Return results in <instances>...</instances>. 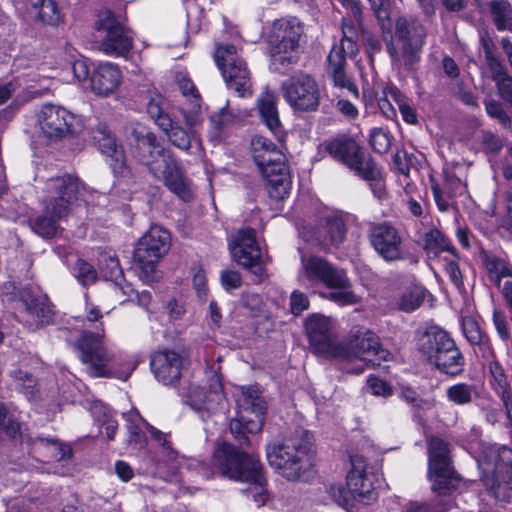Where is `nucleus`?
Segmentation results:
<instances>
[{
    "label": "nucleus",
    "instance_id": "nucleus-48",
    "mask_svg": "<svg viewBox=\"0 0 512 512\" xmlns=\"http://www.w3.org/2000/svg\"><path fill=\"white\" fill-rule=\"evenodd\" d=\"M19 431V423L12 418L4 403L0 402V435L15 438Z\"/></svg>",
    "mask_w": 512,
    "mask_h": 512
},
{
    "label": "nucleus",
    "instance_id": "nucleus-58",
    "mask_svg": "<svg viewBox=\"0 0 512 512\" xmlns=\"http://www.w3.org/2000/svg\"><path fill=\"white\" fill-rule=\"evenodd\" d=\"M445 272L452 284L459 290H464L463 276L458 263L454 260L447 261Z\"/></svg>",
    "mask_w": 512,
    "mask_h": 512
},
{
    "label": "nucleus",
    "instance_id": "nucleus-61",
    "mask_svg": "<svg viewBox=\"0 0 512 512\" xmlns=\"http://www.w3.org/2000/svg\"><path fill=\"white\" fill-rule=\"evenodd\" d=\"M412 156L408 155L406 151H397L393 156V163L402 175L408 176L410 172V161Z\"/></svg>",
    "mask_w": 512,
    "mask_h": 512
},
{
    "label": "nucleus",
    "instance_id": "nucleus-14",
    "mask_svg": "<svg viewBox=\"0 0 512 512\" xmlns=\"http://www.w3.org/2000/svg\"><path fill=\"white\" fill-rule=\"evenodd\" d=\"M342 351L336 355L335 360L353 362L360 360L379 365L381 361H387L390 352L384 349L379 337L369 329L358 328L351 331L348 341L339 345Z\"/></svg>",
    "mask_w": 512,
    "mask_h": 512
},
{
    "label": "nucleus",
    "instance_id": "nucleus-21",
    "mask_svg": "<svg viewBox=\"0 0 512 512\" xmlns=\"http://www.w3.org/2000/svg\"><path fill=\"white\" fill-rule=\"evenodd\" d=\"M146 110L154 123L166 134L169 142L176 148L189 151L192 142L196 139L194 130H185L179 125H175L170 115L165 109V99L159 94H155L147 103Z\"/></svg>",
    "mask_w": 512,
    "mask_h": 512
},
{
    "label": "nucleus",
    "instance_id": "nucleus-44",
    "mask_svg": "<svg viewBox=\"0 0 512 512\" xmlns=\"http://www.w3.org/2000/svg\"><path fill=\"white\" fill-rule=\"evenodd\" d=\"M425 298L421 287H413L402 293L398 300V308L404 312H413L421 306Z\"/></svg>",
    "mask_w": 512,
    "mask_h": 512
},
{
    "label": "nucleus",
    "instance_id": "nucleus-60",
    "mask_svg": "<svg viewBox=\"0 0 512 512\" xmlns=\"http://www.w3.org/2000/svg\"><path fill=\"white\" fill-rule=\"evenodd\" d=\"M368 386L374 395L388 397L392 394L391 387L384 380L378 377H369Z\"/></svg>",
    "mask_w": 512,
    "mask_h": 512
},
{
    "label": "nucleus",
    "instance_id": "nucleus-30",
    "mask_svg": "<svg viewBox=\"0 0 512 512\" xmlns=\"http://www.w3.org/2000/svg\"><path fill=\"white\" fill-rule=\"evenodd\" d=\"M220 399V393L207 391L205 388L195 385H191L187 393L183 395L184 403L198 412L203 420H206L216 409Z\"/></svg>",
    "mask_w": 512,
    "mask_h": 512
},
{
    "label": "nucleus",
    "instance_id": "nucleus-6",
    "mask_svg": "<svg viewBox=\"0 0 512 512\" xmlns=\"http://www.w3.org/2000/svg\"><path fill=\"white\" fill-rule=\"evenodd\" d=\"M350 463L351 469L346 476V486L342 483L326 486V492L331 500L348 512H352L358 503L369 505L378 498L375 476L366 471L364 457L358 454L350 455Z\"/></svg>",
    "mask_w": 512,
    "mask_h": 512
},
{
    "label": "nucleus",
    "instance_id": "nucleus-54",
    "mask_svg": "<svg viewBox=\"0 0 512 512\" xmlns=\"http://www.w3.org/2000/svg\"><path fill=\"white\" fill-rule=\"evenodd\" d=\"M100 270L107 280L116 281L122 276L119 260L114 256L105 257L101 261Z\"/></svg>",
    "mask_w": 512,
    "mask_h": 512
},
{
    "label": "nucleus",
    "instance_id": "nucleus-36",
    "mask_svg": "<svg viewBox=\"0 0 512 512\" xmlns=\"http://www.w3.org/2000/svg\"><path fill=\"white\" fill-rule=\"evenodd\" d=\"M445 395L447 400L454 405L468 406L478 398L479 393L475 384L458 382L448 386Z\"/></svg>",
    "mask_w": 512,
    "mask_h": 512
},
{
    "label": "nucleus",
    "instance_id": "nucleus-19",
    "mask_svg": "<svg viewBox=\"0 0 512 512\" xmlns=\"http://www.w3.org/2000/svg\"><path fill=\"white\" fill-rule=\"evenodd\" d=\"M305 331L313 353L335 359L340 355L335 324L331 318L312 314L305 320Z\"/></svg>",
    "mask_w": 512,
    "mask_h": 512
},
{
    "label": "nucleus",
    "instance_id": "nucleus-4",
    "mask_svg": "<svg viewBox=\"0 0 512 512\" xmlns=\"http://www.w3.org/2000/svg\"><path fill=\"white\" fill-rule=\"evenodd\" d=\"M303 26L296 18L275 20L267 35L269 68L281 75L287 74L300 60V40Z\"/></svg>",
    "mask_w": 512,
    "mask_h": 512
},
{
    "label": "nucleus",
    "instance_id": "nucleus-33",
    "mask_svg": "<svg viewBox=\"0 0 512 512\" xmlns=\"http://www.w3.org/2000/svg\"><path fill=\"white\" fill-rule=\"evenodd\" d=\"M480 258L489 280L497 287L503 278L512 277V267L506 258L486 250L480 252Z\"/></svg>",
    "mask_w": 512,
    "mask_h": 512
},
{
    "label": "nucleus",
    "instance_id": "nucleus-11",
    "mask_svg": "<svg viewBox=\"0 0 512 512\" xmlns=\"http://www.w3.org/2000/svg\"><path fill=\"white\" fill-rule=\"evenodd\" d=\"M342 39L339 45H334L327 57V73L332 78L335 86L346 88L358 97V88L346 75V57H354L358 51L359 31L358 26L351 20L343 18Z\"/></svg>",
    "mask_w": 512,
    "mask_h": 512
},
{
    "label": "nucleus",
    "instance_id": "nucleus-10",
    "mask_svg": "<svg viewBox=\"0 0 512 512\" xmlns=\"http://www.w3.org/2000/svg\"><path fill=\"white\" fill-rule=\"evenodd\" d=\"M236 404L237 417L231 419L229 429L240 445L248 444L247 434H256L262 430L266 403L257 389L247 387L237 394Z\"/></svg>",
    "mask_w": 512,
    "mask_h": 512
},
{
    "label": "nucleus",
    "instance_id": "nucleus-37",
    "mask_svg": "<svg viewBox=\"0 0 512 512\" xmlns=\"http://www.w3.org/2000/svg\"><path fill=\"white\" fill-rule=\"evenodd\" d=\"M488 369L493 390L500 396L503 403H507L511 400L512 390L503 366L497 360H491Z\"/></svg>",
    "mask_w": 512,
    "mask_h": 512
},
{
    "label": "nucleus",
    "instance_id": "nucleus-41",
    "mask_svg": "<svg viewBox=\"0 0 512 512\" xmlns=\"http://www.w3.org/2000/svg\"><path fill=\"white\" fill-rule=\"evenodd\" d=\"M495 472L507 474L512 480V449L506 445H494L489 450Z\"/></svg>",
    "mask_w": 512,
    "mask_h": 512
},
{
    "label": "nucleus",
    "instance_id": "nucleus-15",
    "mask_svg": "<svg viewBox=\"0 0 512 512\" xmlns=\"http://www.w3.org/2000/svg\"><path fill=\"white\" fill-rule=\"evenodd\" d=\"M84 191L85 185L76 175L63 174L49 178L45 183L47 212L56 217H66Z\"/></svg>",
    "mask_w": 512,
    "mask_h": 512
},
{
    "label": "nucleus",
    "instance_id": "nucleus-16",
    "mask_svg": "<svg viewBox=\"0 0 512 512\" xmlns=\"http://www.w3.org/2000/svg\"><path fill=\"white\" fill-rule=\"evenodd\" d=\"M169 248L170 234L160 226H152L141 237L134 251V260L140 269L142 279H153L158 261Z\"/></svg>",
    "mask_w": 512,
    "mask_h": 512
},
{
    "label": "nucleus",
    "instance_id": "nucleus-51",
    "mask_svg": "<svg viewBox=\"0 0 512 512\" xmlns=\"http://www.w3.org/2000/svg\"><path fill=\"white\" fill-rule=\"evenodd\" d=\"M462 331L465 338L472 346H475L477 342L486 336V334L480 329L477 321L470 316L463 317Z\"/></svg>",
    "mask_w": 512,
    "mask_h": 512
},
{
    "label": "nucleus",
    "instance_id": "nucleus-55",
    "mask_svg": "<svg viewBox=\"0 0 512 512\" xmlns=\"http://www.w3.org/2000/svg\"><path fill=\"white\" fill-rule=\"evenodd\" d=\"M481 144L484 151L492 155L498 154L504 146L503 140L491 131L482 132Z\"/></svg>",
    "mask_w": 512,
    "mask_h": 512
},
{
    "label": "nucleus",
    "instance_id": "nucleus-25",
    "mask_svg": "<svg viewBox=\"0 0 512 512\" xmlns=\"http://www.w3.org/2000/svg\"><path fill=\"white\" fill-rule=\"evenodd\" d=\"M132 155L138 163L148 169L152 177L161 176L164 169L177 159L173 151L159 142L157 136L139 149L133 150Z\"/></svg>",
    "mask_w": 512,
    "mask_h": 512
},
{
    "label": "nucleus",
    "instance_id": "nucleus-13",
    "mask_svg": "<svg viewBox=\"0 0 512 512\" xmlns=\"http://www.w3.org/2000/svg\"><path fill=\"white\" fill-rule=\"evenodd\" d=\"M324 149L333 159L344 164L361 179H375L379 175L376 161L350 136L340 135L326 141Z\"/></svg>",
    "mask_w": 512,
    "mask_h": 512
},
{
    "label": "nucleus",
    "instance_id": "nucleus-1",
    "mask_svg": "<svg viewBox=\"0 0 512 512\" xmlns=\"http://www.w3.org/2000/svg\"><path fill=\"white\" fill-rule=\"evenodd\" d=\"M198 472L205 479L218 474L233 481L249 483L256 490L255 501L264 503L266 500V478L259 457L248 454L232 444H219L212 455L211 467L202 463Z\"/></svg>",
    "mask_w": 512,
    "mask_h": 512
},
{
    "label": "nucleus",
    "instance_id": "nucleus-26",
    "mask_svg": "<svg viewBox=\"0 0 512 512\" xmlns=\"http://www.w3.org/2000/svg\"><path fill=\"white\" fill-rule=\"evenodd\" d=\"M182 365L181 355L171 349L155 351L150 358L152 373L159 382L165 385H172L179 381Z\"/></svg>",
    "mask_w": 512,
    "mask_h": 512
},
{
    "label": "nucleus",
    "instance_id": "nucleus-34",
    "mask_svg": "<svg viewBox=\"0 0 512 512\" xmlns=\"http://www.w3.org/2000/svg\"><path fill=\"white\" fill-rule=\"evenodd\" d=\"M277 97L273 92H265L258 99L260 116L267 128L278 138L282 136V125L277 110Z\"/></svg>",
    "mask_w": 512,
    "mask_h": 512
},
{
    "label": "nucleus",
    "instance_id": "nucleus-12",
    "mask_svg": "<svg viewBox=\"0 0 512 512\" xmlns=\"http://www.w3.org/2000/svg\"><path fill=\"white\" fill-rule=\"evenodd\" d=\"M450 446L440 437L433 436L428 441L429 477L432 490L439 495H449L457 490L461 477L451 465Z\"/></svg>",
    "mask_w": 512,
    "mask_h": 512
},
{
    "label": "nucleus",
    "instance_id": "nucleus-24",
    "mask_svg": "<svg viewBox=\"0 0 512 512\" xmlns=\"http://www.w3.org/2000/svg\"><path fill=\"white\" fill-rule=\"evenodd\" d=\"M232 255L239 265L249 269L258 278L264 275L261 250L254 229L246 228L238 232Z\"/></svg>",
    "mask_w": 512,
    "mask_h": 512
},
{
    "label": "nucleus",
    "instance_id": "nucleus-17",
    "mask_svg": "<svg viewBox=\"0 0 512 512\" xmlns=\"http://www.w3.org/2000/svg\"><path fill=\"white\" fill-rule=\"evenodd\" d=\"M214 59L229 89L241 97L252 95L250 71L233 44L217 46Z\"/></svg>",
    "mask_w": 512,
    "mask_h": 512
},
{
    "label": "nucleus",
    "instance_id": "nucleus-63",
    "mask_svg": "<svg viewBox=\"0 0 512 512\" xmlns=\"http://www.w3.org/2000/svg\"><path fill=\"white\" fill-rule=\"evenodd\" d=\"M499 96L512 105V77L508 76L496 83Z\"/></svg>",
    "mask_w": 512,
    "mask_h": 512
},
{
    "label": "nucleus",
    "instance_id": "nucleus-2",
    "mask_svg": "<svg viewBox=\"0 0 512 512\" xmlns=\"http://www.w3.org/2000/svg\"><path fill=\"white\" fill-rule=\"evenodd\" d=\"M416 347L426 362L440 374L461 376L466 368V358L449 332L437 325L427 326L416 332Z\"/></svg>",
    "mask_w": 512,
    "mask_h": 512
},
{
    "label": "nucleus",
    "instance_id": "nucleus-27",
    "mask_svg": "<svg viewBox=\"0 0 512 512\" xmlns=\"http://www.w3.org/2000/svg\"><path fill=\"white\" fill-rule=\"evenodd\" d=\"M122 73L118 65L111 62L99 64L90 77L91 90L99 96H109L119 87Z\"/></svg>",
    "mask_w": 512,
    "mask_h": 512
},
{
    "label": "nucleus",
    "instance_id": "nucleus-57",
    "mask_svg": "<svg viewBox=\"0 0 512 512\" xmlns=\"http://www.w3.org/2000/svg\"><path fill=\"white\" fill-rule=\"evenodd\" d=\"M309 308V300L306 294L295 290L290 296V311L294 315H300Z\"/></svg>",
    "mask_w": 512,
    "mask_h": 512
},
{
    "label": "nucleus",
    "instance_id": "nucleus-42",
    "mask_svg": "<svg viewBox=\"0 0 512 512\" xmlns=\"http://www.w3.org/2000/svg\"><path fill=\"white\" fill-rule=\"evenodd\" d=\"M127 133L130 140L131 152L153 139L156 134L150 127L140 122H131L127 125Z\"/></svg>",
    "mask_w": 512,
    "mask_h": 512
},
{
    "label": "nucleus",
    "instance_id": "nucleus-49",
    "mask_svg": "<svg viewBox=\"0 0 512 512\" xmlns=\"http://www.w3.org/2000/svg\"><path fill=\"white\" fill-rule=\"evenodd\" d=\"M109 166L115 177L130 178L132 173L130 167L127 165L124 149L118 150L115 154L107 157Z\"/></svg>",
    "mask_w": 512,
    "mask_h": 512
},
{
    "label": "nucleus",
    "instance_id": "nucleus-43",
    "mask_svg": "<svg viewBox=\"0 0 512 512\" xmlns=\"http://www.w3.org/2000/svg\"><path fill=\"white\" fill-rule=\"evenodd\" d=\"M37 10L38 19L51 26L57 25L61 19V13L55 0H41L39 5H33Z\"/></svg>",
    "mask_w": 512,
    "mask_h": 512
},
{
    "label": "nucleus",
    "instance_id": "nucleus-52",
    "mask_svg": "<svg viewBox=\"0 0 512 512\" xmlns=\"http://www.w3.org/2000/svg\"><path fill=\"white\" fill-rule=\"evenodd\" d=\"M370 144L375 152L385 154L391 147L390 134L382 128H374L370 134Z\"/></svg>",
    "mask_w": 512,
    "mask_h": 512
},
{
    "label": "nucleus",
    "instance_id": "nucleus-53",
    "mask_svg": "<svg viewBox=\"0 0 512 512\" xmlns=\"http://www.w3.org/2000/svg\"><path fill=\"white\" fill-rule=\"evenodd\" d=\"M485 59L491 71L492 79L495 81V83L510 76L501 61L493 55L488 46H485Z\"/></svg>",
    "mask_w": 512,
    "mask_h": 512
},
{
    "label": "nucleus",
    "instance_id": "nucleus-23",
    "mask_svg": "<svg viewBox=\"0 0 512 512\" xmlns=\"http://www.w3.org/2000/svg\"><path fill=\"white\" fill-rule=\"evenodd\" d=\"M368 239L372 248L384 261L396 262L404 259L402 236L391 222L371 223L368 228Z\"/></svg>",
    "mask_w": 512,
    "mask_h": 512
},
{
    "label": "nucleus",
    "instance_id": "nucleus-62",
    "mask_svg": "<svg viewBox=\"0 0 512 512\" xmlns=\"http://www.w3.org/2000/svg\"><path fill=\"white\" fill-rule=\"evenodd\" d=\"M151 437L159 442L162 447L167 451L168 455L173 456L175 451L172 447V443L169 440V434H166L155 427L149 429Z\"/></svg>",
    "mask_w": 512,
    "mask_h": 512
},
{
    "label": "nucleus",
    "instance_id": "nucleus-29",
    "mask_svg": "<svg viewBox=\"0 0 512 512\" xmlns=\"http://www.w3.org/2000/svg\"><path fill=\"white\" fill-rule=\"evenodd\" d=\"M431 191L438 209L447 212L452 207L454 198L461 193L463 184L460 178L454 173L445 170L444 181L440 185L434 179H431Z\"/></svg>",
    "mask_w": 512,
    "mask_h": 512
},
{
    "label": "nucleus",
    "instance_id": "nucleus-5",
    "mask_svg": "<svg viewBox=\"0 0 512 512\" xmlns=\"http://www.w3.org/2000/svg\"><path fill=\"white\" fill-rule=\"evenodd\" d=\"M311 444V434L306 430L297 429L280 444L267 446L268 462L284 478L296 481L312 465Z\"/></svg>",
    "mask_w": 512,
    "mask_h": 512
},
{
    "label": "nucleus",
    "instance_id": "nucleus-20",
    "mask_svg": "<svg viewBox=\"0 0 512 512\" xmlns=\"http://www.w3.org/2000/svg\"><path fill=\"white\" fill-rule=\"evenodd\" d=\"M285 100L293 110L299 112H314L320 103V90L313 77L300 74L290 77L282 83Z\"/></svg>",
    "mask_w": 512,
    "mask_h": 512
},
{
    "label": "nucleus",
    "instance_id": "nucleus-59",
    "mask_svg": "<svg viewBox=\"0 0 512 512\" xmlns=\"http://www.w3.org/2000/svg\"><path fill=\"white\" fill-rule=\"evenodd\" d=\"M220 281L226 291L238 289L241 284V276L234 270H223L220 274Z\"/></svg>",
    "mask_w": 512,
    "mask_h": 512
},
{
    "label": "nucleus",
    "instance_id": "nucleus-31",
    "mask_svg": "<svg viewBox=\"0 0 512 512\" xmlns=\"http://www.w3.org/2000/svg\"><path fill=\"white\" fill-rule=\"evenodd\" d=\"M26 309L34 319L36 328L57 323L58 314L46 295L31 296L25 301Z\"/></svg>",
    "mask_w": 512,
    "mask_h": 512
},
{
    "label": "nucleus",
    "instance_id": "nucleus-35",
    "mask_svg": "<svg viewBox=\"0 0 512 512\" xmlns=\"http://www.w3.org/2000/svg\"><path fill=\"white\" fill-rule=\"evenodd\" d=\"M239 120V115L234 113L228 107V104H226L218 112H215L210 116V139L215 142H220L227 136L229 129Z\"/></svg>",
    "mask_w": 512,
    "mask_h": 512
},
{
    "label": "nucleus",
    "instance_id": "nucleus-32",
    "mask_svg": "<svg viewBox=\"0 0 512 512\" xmlns=\"http://www.w3.org/2000/svg\"><path fill=\"white\" fill-rule=\"evenodd\" d=\"M347 228L341 216L332 215L325 218L318 230V240L324 249L340 245L346 236Z\"/></svg>",
    "mask_w": 512,
    "mask_h": 512
},
{
    "label": "nucleus",
    "instance_id": "nucleus-28",
    "mask_svg": "<svg viewBox=\"0 0 512 512\" xmlns=\"http://www.w3.org/2000/svg\"><path fill=\"white\" fill-rule=\"evenodd\" d=\"M154 178L163 181L164 185L184 202H190L194 198L191 181L185 176L178 159L168 165L161 176Z\"/></svg>",
    "mask_w": 512,
    "mask_h": 512
},
{
    "label": "nucleus",
    "instance_id": "nucleus-56",
    "mask_svg": "<svg viewBox=\"0 0 512 512\" xmlns=\"http://www.w3.org/2000/svg\"><path fill=\"white\" fill-rule=\"evenodd\" d=\"M492 319L500 338L502 340H508L510 338V329L505 313L501 310L494 309Z\"/></svg>",
    "mask_w": 512,
    "mask_h": 512
},
{
    "label": "nucleus",
    "instance_id": "nucleus-38",
    "mask_svg": "<svg viewBox=\"0 0 512 512\" xmlns=\"http://www.w3.org/2000/svg\"><path fill=\"white\" fill-rule=\"evenodd\" d=\"M93 140L101 154L109 157L118 150H122L121 144H118L115 135L110 131L105 123H98L92 130Z\"/></svg>",
    "mask_w": 512,
    "mask_h": 512
},
{
    "label": "nucleus",
    "instance_id": "nucleus-50",
    "mask_svg": "<svg viewBox=\"0 0 512 512\" xmlns=\"http://www.w3.org/2000/svg\"><path fill=\"white\" fill-rule=\"evenodd\" d=\"M74 275L83 286H88L94 283L97 279V272L95 268L88 262L81 259L77 260L75 263Z\"/></svg>",
    "mask_w": 512,
    "mask_h": 512
},
{
    "label": "nucleus",
    "instance_id": "nucleus-18",
    "mask_svg": "<svg viewBox=\"0 0 512 512\" xmlns=\"http://www.w3.org/2000/svg\"><path fill=\"white\" fill-rule=\"evenodd\" d=\"M97 29L105 32L100 50L113 57L125 56L133 47V33L113 11L106 9L99 13Z\"/></svg>",
    "mask_w": 512,
    "mask_h": 512
},
{
    "label": "nucleus",
    "instance_id": "nucleus-46",
    "mask_svg": "<svg viewBox=\"0 0 512 512\" xmlns=\"http://www.w3.org/2000/svg\"><path fill=\"white\" fill-rule=\"evenodd\" d=\"M63 217H56L52 213L46 211L45 215L38 216L32 222L33 230L42 237L50 238L57 231V220Z\"/></svg>",
    "mask_w": 512,
    "mask_h": 512
},
{
    "label": "nucleus",
    "instance_id": "nucleus-45",
    "mask_svg": "<svg viewBox=\"0 0 512 512\" xmlns=\"http://www.w3.org/2000/svg\"><path fill=\"white\" fill-rule=\"evenodd\" d=\"M368 2L381 27L383 29L390 27L395 9L393 2L391 0H368Z\"/></svg>",
    "mask_w": 512,
    "mask_h": 512
},
{
    "label": "nucleus",
    "instance_id": "nucleus-39",
    "mask_svg": "<svg viewBox=\"0 0 512 512\" xmlns=\"http://www.w3.org/2000/svg\"><path fill=\"white\" fill-rule=\"evenodd\" d=\"M424 248L429 254L438 255L441 252H449L451 255L457 257L455 247L438 229H432L425 234Z\"/></svg>",
    "mask_w": 512,
    "mask_h": 512
},
{
    "label": "nucleus",
    "instance_id": "nucleus-8",
    "mask_svg": "<svg viewBox=\"0 0 512 512\" xmlns=\"http://www.w3.org/2000/svg\"><path fill=\"white\" fill-rule=\"evenodd\" d=\"M302 268L307 280L332 290L329 293L330 300L340 305L356 303V296L343 269L335 267L319 256L302 257Z\"/></svg>",
    "mask_w": 512,
    "mask_h": 512
},
{
    "label": "nucleus",
    "instance_id": "nucleus-22",
    "mask_svg": "<svg viewBox=\"0 0 512 512\" xmlns=\"http://www.w3.org/2000/svg\"><path fill=\"white\" fill-rule=\"evenodd\" d=\"M36 117L41 133L50 140H59L74 133L78 123L72 112L51 103L42 105Z\"/></svg>",
    "mask_w": 512,
    "mask_h": 512
},
{
    "label": "nucleus",
    "instance_id": "nucleus-40",
    "mask_svg": "<svg viewBox=\"0 0 512 512\" xmlns=\"http://www.w3.org/2000/svg\"><path fill=\"white\" fill-rule=\"evenodd\" d=\"M490 12L497 30L512 32V7L507 0L491 1Z\"/></svg>",
    "mask_w": 512,
    "mask_h": 512
},
{
    "label": "nucleus",
    "instance_id": "nucleus-7",
    "mask_svg": "<svg viewBox=\"0 0 512 512\" xmlns=\"http://www.w3.org/2000/svg\"><path fill=\"white\" fill-rule=\"evenodd\" d=\"M82 363L87 366V372L95 378H118L126 381L133 368L128 365L125 370L117 371L111 365L115 359L112 351L104 346L102 334L99 332L82 331L76 341Z\"/></svg>",
    "mask_w": 512,
    "mask_h": 512
},
{
    "label": "nucleus",
    "instance_id": "nucleus-47",
    "mask_svg": "<svg viewBox=\"0 0 512 512\" xmlns=\"http://www.w3.org/2000/svg\"><path fill=\"white\" fill-rule=\"evenodd\" d=\"M399 397L417 411H426L433 407L432 401L421 398L420 395L410 387H403L399 393Z\"/></svg>",
    "mask_w": 512,
    "mask_h": 512
},
{
    "label": "nucleus",
    "instance_id": "nucleus-3",
    "mask_svg": "<svg viewBox=\"0 0 512 512\" xmlns=\"http://www.w3.org/2000/svg\"><path fill=\"white\" fill-rule=\"evenodd\" d=\"M251 152L269 197L276 201L283 200L288 196L291 188L285 154L270 139L260 135L252 138Z\"/></svg>",
    "mask_w": 512,
    "mask_h": 512
},
{
    "label": "nucleus",
    "instance_id": "nucleus-9",
    "mask_svg": "<svg viewBox=\"0 0 512 512\" xmlns=\"http://www.w3.org/2000/svg\"><path fill=\"white\" fill-rule=\"evenodd\" d=\"M426 37L427 29L417 17H398L395 21V40L399 50L392 41L386 44L392 61L411 68L420 59Z\"/></svg>",
    "mask_w": 512,
    "mask_h": 512
},
{
    "label": "nucleus",
    "instance_id": "nucleus-64",
    "mask_svg": "<svg viewBox=\"0 0 512 512\" xmlns=\"http://www.w3.org/2000/svg\"><path fill=\"white\" fill-rule=\"evenodd\" d=\"M496 500L510 502L512 499V487L505 481H500L491 494Z\"/></svg>",
    "mask_w": 512,
    "mask_h": 512
}]
</instances>
